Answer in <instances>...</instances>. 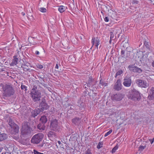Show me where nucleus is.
I'll return each instance as SVG.
<instances>
[{"mask_svg": "<svg viewBox=\"0 0 154 154\" xmlns=\"http://www.w3.org/2000/svg\"><path fill=\"white\" fill-rule=\"evenodd\" d=\"M2 95L5 97H10L14 95L15 91L13 85L10 84H7L2 87Z\"/></svg>", "mask_w": 154, "mask_h": 154, "instance_id": "f257e3e1", "label": "nucleus"}, {"mask_svg": "<svg viewBox=\"0 0 154 154\" xmlns=\"http://www.w3.org/2000/svg\"><path fill=\"white\" fill-rule=\"evenodd\" d=\"M21 133L23 135H28L31 134L32 131V128L29 125V123L27 122H24L22 124L21 129Z\"/></svg>", "mask_w": 154, "mask_h": 154, "instance_id": "f03ea898", "label": "nucleus"}, {"mask_svg": "<svg viewBox=\"0 0 154 154\" xmlns=\"http://www.w3.org/2000/svg\"><path fill=\"white\" fill-rule=\"evenodd\" d=\"M44 137V135L42 133H39L36 134L32 137L31 142L32 143L38 144L42 140Z\"/></svg>", "mask_w": 154, "mask_h": 154, "instance_id": "7ed1b4c3", "label": "nucleus"}, {"mask_svg": "<svg viewBox=\"0 0 154 154\" xmlns=\"http://www.w3.org/2000/svg\"><path fill=\"white\" fill-rule=\"evenodd\" d=\"M128 95V97L129 99H131L134 101L139 100L140 98V94L137 91H131Z\"/></svg>", "mask_w": 154, "mask_h": 154, "instance_id": "20e7f679", "label": "nucleus"}, {"mask_svg": "<svg viewBox=\"0 0 154 154\" xmlns=\"http://www.w3.org/2000/svg\"><path fill=\"white\" fill-rule=\"evenodd\" d=\"M31 95L33 100L35 102L39 101L41 97V93L39 90L33 91L31 92Z\"/></svg>", "mask_w": 154, "mask_h": 154, "instance_id": "39448f33", "label": "nucleus"}, {"mask_svg": "<svg viewBox=\"0 0 154 154\" xmlns=\"http://www.w3.org/2000/svg\"><path fill=\"white\" fill-rule=\"evenodd\" d=\"M57 120L55 119H53L51 121L50 127L51 129L54 131H57L58 130Z\"/></svg>", "mask_w": 154, "mask_h": 154, "instance_id": "423d86ee", "label": "nucleus"}, {"mask_svg": "<svg viewBox=\"0 0 154 154\" xmlns=\"http://www.w3.org/2000/svg\"><path fill=\"white\" fill-rule=\"evenodd\" d=\"M136 82L139 86L142 88H146L149 86V84L147 82L144 80L138 79Z\"/></svg>", "mask_w": 154, "mask_h": 154, "instance_id": "0eeeda50", "label": "nucleus"}, {"mask_svg": "<svg viewBox=\"0 0 154 154\" xmlns=\"http://www.w3.org/2000/svg\"><path fill=\"white\" fill-rule=\"evenodd\" d=\"M128 68L129 70L134 72L140 73L142 72V70L141 69L133 65H129L128 66Z\"/></svg>", "mask_w": 154, "mask_h": 154, "instance_id": "6e6552de", "label": "nucleus"}, {"mask_svg": "<svg viewBox=\"0 0 154 154\" xmlns=\"http://www.w3.org/2000/svg\"><path fill=\"white\" fill-rule=\"evenodd\" d=\"M39 106V107H41V109H39L40 110H41V111L47 109L49 108V106L46 103L45 100H42V102L40 103Z\"/></svg>", "mask_w": 154, "mask_h": 154, "instance_id": "1a4fd4ad", "label": "nucleus"}, {"mask_svg": "<svg viewBox=\"0 0 154 154\" xmlns=\"http://www.w3.org/2000/svg\"><path fill=\"white\" fill-rule=\"evenodd\" d=\"M100 43V41L99 39L97 38L94 37L91 40V43L92 46H95L97 49L98 46Z\"/></svg>", "mask_w": 154, "mask_h": 154, "instance_id": "9d476101", "label": "nucleus"}, {"mask_svg": "<svg viewBox=\"0 0 154 154\" xmlns=\"http://www.w3.org/2000/svg\"><path fill=\"white\" fill-rule=\"evenodd\" d=\"M122 85L121 82V80L120 79L117 80L115 85L114 86V88L117 91H119L122 89Z\"/></svg>", "mask_w": 154, "mask_h": 154, "instance_id": "9b49d317", "label": "nucleus"}, {"mask_svg": "<svg viewBox=\"0 0 154 154\" xmlns=\"http://www.w3.org/2000/svg\"><path fill=\"white\" fill-rule=\"evenodd\" d=\"M124 97V95L121 94H116L114 95L112 99L117 101H120Z\"/></svg>", "mask_w": 154, "mask_h": 154, "instance_id": "f8f14e48", "label": "nucleus"}, {"mask_svg": "<svg viewBox=\"0 0 154 154\" xmlns=\"http://www.w3.org/2000/svg\"><path fill=\"white\" fill-rule=\"evenodd\" d=\"M124 82L123 83V84L124 86L126 87H128L131 86V81L130 78H125L124 79Z\"/></svg>", "mask_w": 154, "mask_h": 154, "instance_id": "ddd939ff", "label": "nucleus"}, {"mask_svg": "<svg viewBox=\"0 0 154 154\" xmlns=\"http://www.w3.org/2000/svg\"><path fill=\"white\" fill-rule=\"evenodd\" d=\"M48 136L50 140H51L56 138V135L55 133L54 132L52 131H50L48 132Z\"/></svg>", "mask_w": 154, "mask_h": 154, "instance_id": "4468645a", "label": "nucleus"}, {"mask_svg": "<svg viewBox=\"0 0 154 154\" xmlns=\"http://www.w3.org/2000/svg\"><path fill=\"white\" fill-rule=\"evenodd\" d=\"M148 98L150 100L154 98V87L151 88L149 91V95L148 96Z\"/></svg>", "mask_w": 154, "mask_h": 154, "instance_id": "2eb2a0df", "label": "nucleus"}, {"mask_svg": "<svg viewBox=\"0 0 154 154\" xmlns=\"http://www.w3.org/2000/svg\"><path fill=\"white\" fill-rule=\"evenodd\" d=\"M40 112H41V110H40L39 109L32 110L31 112V116L33 117H35L40 113Z\"/></svg>", "mask_w": 154, "mask_h": 154, "instance_id": "dca6fc26", "label": "nucleus"}, {"mask_svg": "<svg viewBox=\"0 0 154 154\" xmlns=\"http://www.w3.org/2000/svg\"><path fill=\"white\" fill-rule=\"evenodd\" d=\"M12 128V134H16L18 133L19 132V127L17 125H15Z\"/></svg>", "mask_w": 154, "mask_h": 154, "instance_id": "f3484780", "label": "nucleus"}, {"mask_svg": "<svg viewBox=\"0 0 154 154\" xmlns=\"http://www.w3.org/2000/svg\"><path fill=\"white\" fill-rule=\"evenodd\" d=\"M67 9V7L63 5L58 6V11L60 13L64 12Z\"/></svg>", "mask_w": 154, "mask_h": 154, "instance_id": "a211bd4d", "label": "nucleus"}, {"mask_svg": "<svg viewBox=\"0 0 154 154\" xmlns=\"http://www.w3.org/2000/svg\"><path fill=\"white\" fill-rule=\"evenodd\" d=\"M18 60V59L17 57V56H14V59L13 60L12 62L10 64L11 66H14L17 63Z\"/></svg>", "mask_w": 154, "mask_h": 154, "instance_id": "6ab92c4d", "label": "nucleus"}, {"mask_svg": "<svg viewBox=\"0 0 154 154\" xmlns=\"http://www.w3.org/2000/svg\"><path fill=\"white\" fill-rule=\"evenodd\" d=\"M80 119L76 117L72 119V122L75 125H78L80 123Z\"/></svg>", "mask_w": 154, "mask_h": 154, "instance_id": "aec40b11", "label": "nucleus"}, {"mask_svg": "<svg viewBox=\"0 0 154 154\" xmlns=\"http://www.w3.org/2000/svg\"><path fill=\"white\" fill-rule=\"evenodd\" d=\"M137 55L138 57V58L140 60V61L143 60L144 56L143 52L139 51V52H137Z\"/></svg>", "mask_w": 154, "mask_h": 154, "instance_id": "412c9836", "label": "nucleus"}, {"mask_svg": "<svg viewBox=\"0 0 154 154\" xmlns=\"http://www.w3.org/2000/svg\"><path fill=\"white\" fill-rule=\"evenodd\" d=\"M7 137V135L5 134H0V141L5 140Z\"/></svg>", "mask_w": 154, "mask_h": 154, "instance_id": "4be33fe9", "label": "nucleus"}, {"mask_svg": "<svg viewBox=\"0 0 154 154\" xmlns=\"http://www.w3.org/2000/svg\"><path fill=\"white\" fill-rule=\"evenodd\" d=\"M40 121L42 123L45 124L47 121L46 116H42L40 119Z\"/></svg>", "mask_w": 154, "mask_h": 154, "instance_id": "5701e85b", "label": "nucleus"}, {"mask_svg": "<svg viewBox=\"0 0 154 154\" xmlns=\"http://www.w3.org/2000/svg\"><path fill=\"white\" fill-rule=\"evenodd\" d=\"M38 128L41 130H43L45 129V126L44 124H39L37 126Z\"/></svg>", "mask_w": 154, "mask_h": 154, "instance_id": "b1692460", "label": "nucleus"}, {"mask_svg": "<svg viewBox=\"0 0 154 154\" xmlns=\"http://www.w3.org/2000/svg\"><path fill=\"white\" fill-rule=\"evenodd\" d=\"M110 40L109 41V43L110 44H111L112 41V40H113V38L114 37V35L113 33L112 32H110Z\"/></svg>", "mask_w": 154, "mask_h": 154, "instance_id": "393cba45", "label": "nucleus"}, {"mask_svg": "<svg viewBox=\"0 0 154 154\" xmlns=\"http://www.w3.org/2000/svg\"><path fill=\"white\" fill-rule=\"evenodd\" d=\"M9 125L10 126L11 128H13L14 126H15V125H17V124H15L13 121L10 119L9 120L8 123Z\"/></svg>", "mask_w": 154, "mask_h": 154, "instance_id": "a878e982", "label": "nucleus"}, {"mask_svg": "<svg viewBox=\"0 0 154 154\" xmlns=\"http://www.w3.org/2000/svg\"><path fill=\"white\" fill-rule=\"evenodd\" d=\"M23 69L24 71H29H29L30 69L28 68V65H26V64H24L23 65Z\"/></svg>", "mask_w": 154, "mask_h": 154, "instance_id": "bb28decb", "label": "nucleus"}, {"mask_svg": "<svg viewBox=\"0 0 154 154\" xmlns=\"http://www.w3.org/2000/svg\"><path fill=\"white\" fill-rule=\"evenodd\" d=\"M119 147L118 144H117L116 146L112 149V153H113L115 152L116 150H117Z\"/></svg>", "mask_w": 154, "mask_h": 154, "instance_id": "cd10ccee", "label": "nucleus"}, {"mask_svg": "<svg viewBox=\"0 0 154 154\" xmlns=\"http://www.w3.org/2000/svg\"><path fill=\"white\" fill-rule=\"evenodd\" d=\"M39 10L41 12L45 13L47 11L46 9L43 7H41L39 8Z\"/></svg>", "mask_w": 154, "mask_h": 154, "instance_id": "c85d7f7f", "label": "nucleus"}, {"mask_svg": "<svg viewBox=\"0 0 154 154\" xmlns=\"http://www.w3.org/2000/svg\"><path fill=\"white\" fill-rule=\"evenodd\" d=\"M93 78L91 77H89L88 79V84H87L88 85H91V83L92 82H93Z\"/></svg>", "mask_w": 154, "mask_h": 154, "instance_id": "c756f323", "label": "nucleus"}, {"mask_svg": "<svg viewBox=\"0 0 154 154\" xmlns=\"http://www.w3.org/2000/svg\"><path fill=\"white\" fill-rule=\"evenodd\" d=\"M112 129L110 130L109 131L107 132L104 135V137H106L110 134L112 132Z\"/></svg>", "mask_w": 154, "mask_h": 154, "instance_id": "7c9ffc66", "label": "nucleus"}, {"mask_svg": "<svg viewBox=\"0 0 154 154\" xmlns=\"http://www.w3.org/2000/svg\"><path fill=\"white\" fill-rule=\"evenodd\" d=\"M21 88L22 90L24 89L25 91L27 90V87L25 85H22L21 86Z\"/></svg>", "mask_w": 154, "mask_h": 154, "instance_id": "2f4dec72", "label": "nucleus"}, {"mask_svg": "<svg viewBox=\"0 0 154 154\" xmlns=\"http://www.w3.org/2000/svg\"><path fill=\"white\" fill-rule=\"evenodd\" d=\"M91 150L89 149H88L85 153V154H92Z\"/></svg>", "mask_w": 154, "mask_h": 154, "instance_id": "473e14b6", "label": "nucleus"}, {"mask_svg": "<svg viewBox=\"0 0 154 154\" xmlns=\"http://www.w3.org/2000/svg\"><path fill=\"white\" fill-rule=\"evenodd\" d=\"M37 68L39 69H42L43 68V66L41 64H38L36 66Z\"/></svg>", "mask_w": 154, "mask_h": 154, "instance_id": "72a5a7b5", "label": "nucleus"}, {"mask_svg": "<svg viewBox=\"0 0 154 154\" xmlns=\"http://www.w3.org/2000/svg\"><path fill=\"white\" fill-rule=\"evenodd\" d=\"M102 144L99 142L97 146V147L98 149H99L102 147Z\"/></svg>", "mask_w": 154, "mask_h": 154, "instance_id": "f704fd0d", "label": "nucleus"}, {"mask_svg": "<svg viewBox=\"0 0 154 154\" xmlns=\"http://www.w3.org/2000/svg\"><path fill=\"white\" fill-rule=\"evenodd\" d=\"M123 73V71L122 70H120L116 74V75H120L122 74Z\"/></svg>", "mask_w": 154, "mask_h": 154, "instance_id": "c9c22d12", "label": "nucleus"}, {"mask_svg": "<svg viewBox=\"0 0 154 154\" xmlns=\"http://www.w3.org/2000/svg\"><path fill=\"white\" fill-rule=\"evenodd\" d=\"M100 84L103 86H106L107 85V84L106 83H103L101 81H100Z\"/></svg>", "mask_w": 154, "mask_h": 154, "instance_id": "e433bc0d", "label": "nucleus"}, {"mask_svg": "<svg viewBox=\"0 0 154 154\" xmlns=\"http://www.w3.org/2000/svg\"><path fill=\"white\" fill-rule=\"evenodd\" d=\"M33 152L34 154H44L43 153H40L37 151L34 150Z\"/></svg>", "mask_w": 154, "mask_h": 154, "instance_id": "4c0bfd02", "label": "nucleus"}, {"mask_svg": "<svg viewBox=\"0 0 154 154\" xmlns=\"http://www.w3.org/2000/svg\"><path fill=\"white\" fill-rule=\"evenodd\" d=\"M145 148V146H140L139 147V150H142Z\"/></svg>", "mask_w": 154, "mask_h": 154, "instance_id": "58836bf2", "label": "nucleus"}, {"mask_svg": "<svg viewBox=\"0 0 154 154\" xmlns=\"http://www.w3.org/2000/svg\"><path fill=\"white\" fill-rule=\"evenodd\" d=\"M144 44L146 47H148L149 46L148 42L146 41H144Z\"/></svg>", "mask_w": 154, "mask_h": 154, "instance_id": "ea45409f", "label": "nucleus"}, {"mask_svg": "<svg viewBox=\"0 0 154 154\" xmlns=\"http://www.w3.org/2000/svg\"><path fill=\"white\" fill-rule=\"evenodd\" d=\"M104 20L105 22H108L109 20V18H108V17H105L104 18Z\"/></svg>", "mask_w": 154, "mask_h": 154, "instance_id": "a19ab883", "label": "nucleus"}, {"mask_svg": "<svg viewBox=\"0 0 154 154\" xmlns=\"http://www.w3.org/2000/svg\"><path fill=\"white\" fill-rule=\"evenodd\" d=\"M149 141L150 142L151 144H152L154 141V137L152 139H149Z\"/></svg>", "mask_w": 154, "mask_h": 154, "instance_id": "79ce46f5", "label": "nucleus"}, {"mask_svg": "<svg viewBox=\"0 0 154 154\" xmlns=\"http://www.w3.org/2000/svg\"><path fill=\"white\" fill-rule=\"evenodd\" d=\"M24 64H26V65H28V66H30L31 67H32L31 66H30V63H28V62H26Z\"/></svg>", "mask_w": 154, "mask_h": 154, "instance_id": "37998d69", "label": "nucleus"}, {"mask_svg": "<svg viewBox=\"0 0 154 154\" xmlns=\"http://www.w3.org/2000/svg\"><path fill=\"white\" fill-rule=\"evenodd\" d=\"M55 68L57 69H58L59 66H58V63H57L56 64V66H55Z\"/></svg>", "mask_w": 154, "mask_h": 154, "instance_id": "c03bdc74", "label": "nucleus"}, {"mask_svg": "<svg viewBox=\"0 0 154 154\" xmlns=\"http://www.w3.org/2000/svg\"><path fill=\"white\" fill-rule=\"evenodd\" d=\"M35 54L37 55H38L39 54V52L38 51H36L35 52Z\"/></svg>", "mask_w": 154, "mask_h": 154, "instance_id": "a18cd8bd", "label": "nucleus"}, {"mask_svg": "<svg viewBox=\"0 0 154 154\" xmlns=\"http://www.w3.org/2000/svg\"><path fill=\"white\" fill-rule=\"evenodd\" d=\"M48 90L51 92V89L50 88H48Z\"/></svg>", "mask_w": 154, "mask_h": 154, "instance_id": "49530a36", "label": "nucleus"}, {"mask_svg": "<svg viewBox=\"0 0 154 154\" xmlns=\"http://www.w3.org/2000/svg\"><path fill=\"white\" fill-rule=\"evenodd\" d=\"M21 14L23 16H24L25 15V13L24 12H22Z\"/></svg>", "mask_w": 154, "mask_h": 154, "instance_id": "de8ad7c7", "label": "nucleus"}, {"mask_svg": "<svg viewBox=\"0 0 154 154\" xmlns=\"http://www.w3.org/2000/svg\"><path fill=\"white\" fill-rule=\"evenodd\" d=\"M121 54H124L125 53V51H122L121 52Z\"/></svg>", "mask_w": 154, "mask_h": 154, "instance_id": "09e8293b", "label": "nucleus"}, {"mask_svg": "<svg viewBox=\"0 0 154 154\" xmlns=\"http://www.w3.org/2000/svg\"><path fill=\"white\" fill-rule=\"evenodd\" d=\"M152 66L153 67H154V60L152 63Z\"/></svg>", "mask_w": 154, "mask_h": 154, "instance_id": "8fccbe9b", "label": "nucleus"}, {"mask_svg": "<svg viewBox=\"0 0 154 154\" xmlns=\"http://www.w3.org/2000/svg\"><path fill=\"white\" fill-rule=\"evenodd\" d=\"M151 2L154 5V0H151Z\"/></svg>", "mask_w": 154, "mask_h": 154, "instance_id": "3c124183", "label": "nucleus"}, {"mask_svg": "<svg viewBox=\"0 0 154 154\" xmlns=\"http://www.w3.org/2000/svg\"><path fill=\"white\" fill-rule=\"evenodd\" d=\"M2 148H0V152L2 151Z\"/></svg>", "mask_w": 154, "mask_h": 154, "instance_id": "603ef678", "label": "nucleus"}, {"mask_svg": "<svg viewBox=\"0 0 154 154\" xmlns=\"http://www.w3.org/2000/svg\"><path fill=\"white\" fill-rule=\"evenodd\" d=\"M58 142L59 144H60L61 143L60 142V141H58Z\"/></svg>", "mask_w": 154, "mask_h": 154, "instance_id": "864d4df0", "label": "nucleus"}, {"mask_svg": "<svg viewBox=\"0 0 154 154\" xmlns=\"http://www.w3.org/2000/svg\"><path fill=\"white\" fill-rule=\"evenodd\" d=\"M116 31H117L116 32H117H117H118V30H119V29H116Z\"/></svg>", "mask_w": 154, "mask_h": 154, "instance_id": "5fc2aeb1", "label": "nucleus"}]
</instances>
